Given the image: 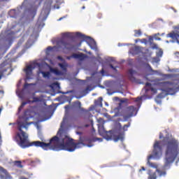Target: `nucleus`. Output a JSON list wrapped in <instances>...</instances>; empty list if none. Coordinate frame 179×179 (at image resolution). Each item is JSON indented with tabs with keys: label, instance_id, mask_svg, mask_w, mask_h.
<instances>
[{
	"label": "nucleus",
	"instance_id": "obj_1",
	"mask_svg": "<svg viewBox=\"0 0 179 179\" xmlns=\"http://www.w3.org/2000/svg\"><path fill=\"white\" fill-rule=\"evenodd\" d=\"M31 123L27 122H19L17 123V129L20 131L17 133L15 137V141L18 146H20L22 149L26 148H30L31 146H36V148H41L43 150H66L67 152H75L76 149H80L83 146H88L92 148V142L93 140L87 136L79 137L78 142L75 143L73 138H69L68 136H63L59 138L57 136H53L49 143H44L43 141H29V135L26 134L22 129L25 128L27 129V125H30Z\"/></svg>",
	"mask_w": 179,
	"mask_h": 179
},
{
	"label": "nucleus",
	"instance_id": "obj_2",
	"mask_svg": "<svg viewBox=\"0 0 179 179\" xmlns=\"http://www.w3.org/2000/svg\"><path fill=\"white\" fill-rule=\"evenodd\" d=\"M163 142L165 149V166L173 163L179 153V142L175 138L164 137Z\"/></svg>",
	"mask_w": 179,
	"mask_h": 179
},
{
	"label": "nucleus",
	"instance_id": "obj_3",
	"mask_svg": "<svg viewBox=\"0 0 179 179\" xmlns=\"http://www.w3.org/2000/svg\"><path fill=\"white\" fill-rule=\"evenodd\" d=\"M160 141H156L154 144V150L152 151V155H149L148 157V164L150 166V167H152V169H156V172L158 173L159 177H163L166 176V171H162L159 169H157L158 166L157 164L150 162V159H152V157H155V159H159L162 157V146L160 145Z\"/></svg>",
	"mask_w": 179,
	"mask_h": 179
},
{
	"label": "nucleus",
	"instance_id": "obj_4",
	"mask_svg": "<svg viewBox=\"0 0 179 179\" xmlns=\"http://www.w3.org/2000/svg\"><path fill=\"white\" fill-rule=\"evenodd\" d=\"M137 113L138 110H136V108H135V106H130L126 108L124 110H123L120 116L123 117L124 121H127V120H129L131 117L136 115Z\"/></svg>",
	"mask_w": 179,
	"mask_h": 179
},
{
	"label": "nucleus",
	"instance_id": "obj_5",
	"mask_svg": "<svg viewBox=\"0 0 179 179\" xmlns=\"http://www.w3.org/2000/svg\"><path fill=\"white\" fill-rule=\"evenodd\" d=\"M73 106L76 108H78V110L83 113V117L85 119H86V117L90 118V117H92V113H90V111H92V108H90L89 110L82 108V103L79 101L74 102Z\"/></svg>",
	"mask_w": 179,
	"mask_h": 179
},
{
	"label": "nucleus",
	"instance_id": "obj_6",
	"mask_svg": "<svg viewBox=\"0 0 179 179\" xmlns=\"http://www.w3.org/2000/svg\"><path fill=\"white\" fill-rule=\"evenodd\" d=\"M105 139H106V141H114V142H118V141H124V133L115 135L114 133L109 131L105 135Z\"/></svg>",
	"mask_w": 179,
	"mask_h": 179
},
{
	"label": "nucleus",
	"instance_id": "obj_7",
	"mask_svg": "<svg viewBox=\"0 0 179 179\" xmlns=\"http://www.w3.org/2000/svg\"><path fill=\"white\" fill-rule=\"evenodd\" d=\"M155 81L157 83L156 85L159 86L162 92H171L172 89L169 87L170 82H162L160 79H155Z\"/></svg>",
	"mask_w": 179,
	"mask_h": 179
},
{
	"label": "nucleus",
	"instance_id": "obj_8",
	"mask_svg": "<svg viewBox=\"0 0 179 179\" xmlns=\"http://www.w3.org/2000/svg\"><path fill=\"white\" fill-rule=\"evenodd\" d=\"M166 37L172 38L179 44V24L175 27V31L168 34Z\"/></svg>",
	"mask_w": 179,
	"mask_h": 179
},
{
	"label": "nucleus",
	"instance_id": "obj_9",
	"mask_svg": "<svg viewBox=\"0 0 179 179\" xmlns=\"http://www.w3.org/2000/svg\"><path fill=\"white\" fill-rule=\"evenodd\" d=\"M72 58H74V59H78L79 61H85L86 58H87V55L83 54V53H73L71 56H68L66 57V59H72Z\"/></svg>",
	"mask_w": 179,
	"mask_h": 179
},
{
	"label": "nucleus",
	"instance_id": "obj_10",
	"mask_svg": "<svg viewBox=\"0 0 179 179\" xmlns=\"http://www.w3.org/2000/svg\"><path fill=\"white\" fill-rule=\"evenodd\" d=\"M34 70V66L33 64H29L27 66V67L24 69V72L26 74V79L28 80L31 79V76H33V71Z\"/></svg>",
	"mask_w": 179,
	"mask_h": 179
},
{
	"label": "nucleus",
	"instance_id": "obj_11",
	"mask_svg": "<svg viewBox=\"0 0 179 179\" xmlns=\"http://www.w3.org/2000/svg\"><path fill=\"white\" fill-rule=\"evenodd\" d=\"M40 101H41V99L39 97L34 96L32 101L28 100L27 101L22 102L21 106L18 108V111L19 112L22 111V110L23 109L24 106H26V104H31L33 103H38Z\"/></svg>",
	"mask_w": 179,
	"mask_h": 179
},
{
	"label": "nucleus",
	"instance_id": "obj_12",
	"mask_svg": "<svg viewBox=\"0 0 179 179\" xmlns=\"http://www.w3.org/2000/svg\"><path fill=\"white\" fill-rule=\"evenodd\" d=\"M136 73V71L130 69H129V79L131 82H135V83H138V85H142L143 83L141 81V80L136 79L135 77H134V75Z\"/></svg>",
	"mask_w": 179,
	"mask_h": 179
},
{
	"label": "nucleus",
	"instance_id": "obj_13",
	"mask_svg": "<svg viewBox=\"0 0 179 179\" xmlns=\"http://www.w3.org/2000/svg\"><path fill=\"white\" fill-rule=\"evenodd\" d=\"M8 65H9V63L6 60L0 64V80H1V79H2V76L4 73V72H6V71H8V69H9V67H6V66H8Z\"/></svg>",
	"mask_w": 179,
	"mask_h": 179
},
{
	"label": "nucleus",
	"instance_id": "obj_14",
	"mask_svg": "<svg viewBox=\"0 0 179 179\" xmlns=\"http://www.w3.org/2000/svg\"><path fill=\"white\" fill-rule=\"evenodd\" d=\"M60 43L65 50H73V48H75V46H73V45H72L71 42L65 39H62L60 41Z\"/></svg>",
	"mask_w": 179,
	"mask_h": 179
},
{
	"label": "nucleus",
	"instance_id": "obj_15",
	"mask_svg": "<svg viewBox=\"0 0 179 179\" xmlns=\"http://www.w3.org/2000/svg\"><path fill=\"white\" fill-rule=\"evenodd\" d=\"M145 93H149V92H151L152 94H156V93H157V89L153 88L152 84L150 83H145Z\"/></svg>",
	"mask_w": 179,
	"mask_h": 179
},
{
	"label": "nucleus",
	"instance_id": "obj_16",
	"mask_svg": "<svg viewBox=\"0 0 179 179\" xmlns=\"http://www.w3.org/2000/svg\"><path fill=\"white\" fill-rule=\"evenodd\" d=\"M36 65L38 68V73H41V72H45L47 71V66L50 69V65L48 64H41L36 63Z\"/></svg>",
	"mask_w": 179,
	"mask_h": 179
},
{
	"label": "nucleus",
	"instance_id": "obj_17",
	"mask_svg": "<svg viewBox=\"0 0 179 179\" xmlns=\"http://www.w3.org/2000/svg\"><path fill=\"white\" fill-rule=\"evenodd\" d=\"M76 37L78 38H81L82 40H85V41H93V39L90 38V36H85L84 34H83L80 32H77L76 34Z\"/></svg>",
	"mask_w": 179,
	"mask_h": 179
},
{
	"label": "nucleus",
	"instance_id": "obj_18",
	"mask_svg": "<svg viewBox=\"0 0 179 179\" xmlns=\"http://www.w3.org/2000/svg\"><path fill=\"white\" fill-rule=\"evenodd\" d=\"M22 118L25 121H29V120H30V118H33V115H31V110L30 109H27L24 111Z\"/></svg>",
	"mask_w": 179,
	"mask_h": 179
},
{
	"label": "nucleus",
	"instance_id": "obj_19",
	"mask_svg": "<svg viewBox=\"0 0 179 179\" xmlns=\"http://www.w3.org/2000/svg\"><path fill=\"white\" fill-rule=\"evenodd\" d=\"M0 171H2L3 174H0L1 179H10V176L8 175V172L6 170L3 169V168L0 166Z\"/></svg>",
	"mask_w": 179,
	"mask_h": 179
},
{
	"label": "nucleus",
	"instance_id": "obj_20",
	"mask_svg": "<svg viewBox=\"0 0 179 179\" xmlns=\"http://www.w3.org/2000/svg\"><path fill=\"white\" fill-rule=\"evenodd\" d=\"M50 71L52 73L56 75V76H62V75H64L62 71L58 70L57 68L50 67Z\"/></svg>",
	"mask_w": 179,
	"mask_h": 179
},
{
	"label": "nucleus",
	"instance_id": "obj_21",
	"mask_svg": "<svg viewBox=\"0 0 179 179\" xmlns=\"http://www.w3.org/2000/svg\"><path fill=\"white\" fill-rule=\"evenodd\" d=\"M148 179H157V175L156 172L152 171V170H148Z\"/></svg>",
	"mask_w": 179,
	"mask_h": 179
},
{
	"label": "nucleus",
	"instance_id": "obj_22",
	"mask_svg": "<svg viewBox=\"0 0 179 179\" xmlns=\"http://www.w3.org/2000/svg\"><path fill=\"white\" fill-rule=\"evenodd\" d=\"M95 106H98L99 107H103V97L98 98L97 100L94 101Z\"/></svg>",
	"mask_w": 179,
	"mask_h": 179
},
{
	"label": "nucleus",
	"instance_id": "obj_23",
	"mask_svg": "<svg viewBox=\"0 0 179 179\" xmlns=\"http://www.w3.org/2000/svg\"><path fill=\"white\" fill-rule=\"evenodd\" d=\"M132 54L136 55L138 52H141V47L136 46L133 49H131Z\"/></svg>",
	"mask_w": 179,
	"mask_h": 179
},
{
	"label": "nucleus",
	"instance_id": "obj_24",
	"mask_svg": "<svg viewBox=\"0 0 179 179\" xmlns=\"http://www.w3.org/2000/svg\"><path fill=\"white\" fill-rule=\"evenodd\" d=\"M41 75L43 78H50L51 76V71H41Z\"/></svg>",
	"mask_w": 179,
	"mask_h": 179
},
{
	"label": "nucleus",
	"instance_id": "obj_25",
	"mask_svg": "<svg viewBox=\"0 0 179 179\" xmlns=\"http://www.w3.org/2000/svg\"><path fill=\"white\" fill-rule=\"evenodd\" d=\"M13 36H15V31H10V30L7 31V35H6L7 38H12Z\"/></svg>",
	"mask_w": 179,
	"mask_h": 179
},
{
	"label": "nucleus",
	"instance_id": "obj_26",
	"mask_svg": "<svg viewBox=\"0 0 179 179\" xmlns=\"http://www.w3.org/2000/svg\"><path fill=\"white\" fill-rule=\"evenodd\" d=\"M142 36V31L141 29L134 30V37H141Z\"/></svg>",
	"mask_w": 179,
	"mask_h": 179
},
{
	"label": "nucleus",
	"instance_id": "obj_27",
	"mask_svg": "<svg viewBox=\"0 0 179 179\" xmlns=\"http://www.w3.org/2000/svg\"><path fill=\"white\" fill-rule=\"evenodd\" d=\"M29 13H31V15H34L35 16L36 13H37V7H31L29 8Z\"/></svg>",
	"mask_w": 179,
	"mask_h": 179
},
{
	"label": "nucleus",
	"instance_id": "obj_28",
	"mask_svg": "<svg viewBox=\"0 0 179 179\" xmlns=\"http://www.w3.org/2000/svg\"><path fill=\"white\" fill-rule=\"evenodd\" d=\"M14 164L15 166L18 167V169H23V165H22V161H15Z\"/></svg>",
	"mask_w": 179,
	"mask_h": 179
},
{
	"label": "nucleus",
	"instance_id": "obj_29",
	"mask_svg": "<svg viewBox=\"0 0 179 179\" xmlns=\"http://www.w3.org/2000/svg\"><path fill=\"white\" fill-rule=\"evenodd\" d=\"M58 65L61 68V69H62V71L66 72V67L68 66V65L64 64L62 63H59Z\"/></svg>",
	"mask_w": 179,
	"mask_h": 179
},
{
	"label": "nucleus",
	"instance_id": "obj_30",
	"mask_svg": "<svg viewBox=\"0 0 179 179\" xmlns=\"http://www.w3.org/2000/svg\"><path fill=\"white\" fill-rule=\"evenodd\" d=\"M16 10H11L9 12V15L10 17H16Z\"/></svg>",
	"mask_w": 179,
	"mask_h": 179
},
{
	"label": "nucleus",
	"instance_id": "obj_31",
	"mask_svg": "<svg viewBox=\"0 0 179 179\" xmlns=\"http://www.w3.org/2000/svg\"><path fill=\"white\" fill-rule=\"evenodd\" d=\"M62 36L66 38H71V37H72V36L71 35V33H69V32H66L63 34Z\"/></svg>",
	"mask_w": 179,
	"mask_h": 179
},
{
	"label": "nucleus",
	"instance_id": "obj_32",
	"mask_svg": "<svg viewBox=\"0 0 179 179\" xmlns=\"http://www.w3.org/2000/svg\"><path fill=\"white\" fill-rule=\"evenodd\" d=\"M129 127H131V122H129L127 124H124L123 126V131H128V128H129Z\"/></svg>",
	"mask_w": 179,
	"mask_h": 179
},
{
	"label": "nucleus",
	"instance_id": "obj_33",
	"mask_svg": "<svg viewBox=\"0 0 179 179\" xmlns=\"http://www.w3.org/2000/svg\"><path fill=\"white\" fill-rule=\"evenodd\" d=\"M141 101H142V96H138L135 99V102L136 103H141Z\"/></svg>",
	"mask_w": 179,
	"mask_h": 179
},
{
	"label": "nucleus",
	"instance_id": "obj_34",
	"mask_svg": "<svg viewBox=\"0 0 179 179\" xmlns=\"http://www.w3.org/2000/svg\"><path fill=\"white\" fill-rule=\"evenodd\" d=\"M29 86H34V84H33V83L29 84V83H26L24 85V87L26 89V88L29 87Z\"/></svg>",
	"mask_w": 179,
	"mask_h": 179
},
{
	"label": "nucleus",
	"instance_id": "obj_35",
	"mask_svg": "<svg viewBox=\"0 0 179 179\" xmlns=\"http://www.w3.org/2000/svg\"><path fill=\"white\" fill-rule=\"evenodd\" d=\"M141 42L145 43V44H146V43H148V40L146 38H143V39H141Z\"/></svg>",
	"mask_w": 179,
	"mask_h": 179
},
{
	"label": "nucleus",
	"instance_id": "obj_36",
	"mask_svg": "<svg viewBox=\"0 0 179 179\" xmlns=\"http://www.w3.org/2000/svg\"><path fill=\"white\" fill-rule=\"evenodd\" d=\"M110 68H111V69H113V71H117V68L114 67V66H113V64H109Z\"/></svg>",
	"mask_w": 179,
	"mask_h": 179
},
{
	"label": "nucleus",
	"instance_id": "obj_37",
	"mask_svg": "<svg viewBox=\"0 0 179 179\" xmlns=\"http://www.w3.org/2000/svg\"><path fill=\"white\" fill-rule=\"evenodd\" d=\"M148 66H149V68H150L151 72H155V73H157V71H153V69H152V67L150 66V65L148 64Z\"/></svg>",
	"mask_w": 179,
	"mask_h": 179
},
{
	"label": "nucleus",
	"instance_id": "obj_38",
	"mask_svg": "<svg viewBox=\"0 0 179 179\" xmlns=\"http://www.w3.org/2000/svg\"><path fill=\"white\" fill-rule=\"evenodd\" d=\"M175 57L179 59V52H176L175 53Z\"/></svg>",
	"mask_w": 179,
	"mask_h": 179
},
{
	"label": "nucleus",
	"instance_id": "obj_39",
	"mask_svg": "<svg viewBox=\"0 0 179 179\" xmlns=\"http://www.w3.org/2000/svg\"><path fill=\"white\" fill-rule=\"evenodd\" d=\"M57 59H59V61H62V62L64 61V58L62 57H61V56H58L57 57Z\"/></svg>",
	"mask_w": 179,
	"mask_h": 179
},
{
	"label": "nucleus",
	"instance_id": "obj_40",
	"mask_svg": "<svg viewBox=\"0 0 179 179\" xmlns=\"http://www.w3.org/2000/svg\"><path fill=\"white\" fill-rule=\"evenodd\" d=\"M145 170H146V169H145V166H142L139 171H145Z\"/></svg>",
	"mask_w": 179,
	"mask_h": 179
},
{
	"label": "nucleus",
	"instance_id": "obj_41",
	"mask_svg": "<svg viewBox=\"0 0 179 179\" xmlns=\"http://www.w3.org/2000/svg\"><path fill=\"white\" fill-rule=\"evenodd\" d=\"M47 50H48V51H51V50H52V47L49 46V47L47 48Z\"/></svg>",
	"mask_w": 179,
	"mask_h": 179
},
{
	"label": "nucleus",
	"instance_id": "obj_42",
	"mask_svg": "<svg viewBox=\"0 0 179 179\" xmlns=\"http://www.w3.org/2000/svg\"><path fill=\"white\" fill-rule=\"evenodd\" d=\"M101 73L102 75H103V73H104V69H102L101 70Z\"/></svg>",
	"mask_w": 179,
	"mask_h": 179
},
{
	"label": "nucleus",
	"instance_id": "obj_43",
	"mask_svg": "<svg viewBox=\"0 0 179 179\" xmlns=\"http://www.w3.org/2000/svg\"><path fill=\"white\" fill-rule=\"evenodd\" d=\"M162 138H163V134L160 133V134H159V139H162Z\"/></svg>",
	"mask_w": 179,
	"mask_h": 179
},
{
	"label": "nucleus",
	"instance_id": "obj_44",
	"mask_svg": "<svg viewBox=\"0 0 179 179\" xmlns=\"http://www.w3.org/2000/svg\"><path fill=\"white\" fill-rule=\"evenodd\" d=\"M155 40H158L159 41H160V40H162V38L157 37V38H155Z\"/></svg>",
	"mask_w": 179,
	"mask_h": 179
},
{
	"label": "nucleus",
	"instance_id": "obj_45",
	"mask_svg": "<svg viewBox=\"0 0 179 179\" xmlns=\"http://www.w3.org/2000/svg\"><path fill=\"white\" fill-rule=\"evenodd\" d=\"M138 41H141V39L138 38L135 40V43H138Z\"/></svg>",
	"mask_w": 179,
	"mask_h": 179
},
{
	"label": "nucleus",
	"instance_id": "obj_46",
	"mask_svg": "<svg viewBox=\"0 0 179 179\" xmlns=\"http://www.w3.org/2000/svg\"><path fill=\"white\" fill-rule=\"evenodd\" d=\"M77 134H78V135H82V132L78 131V132H77Z\"/></svg>",
	"mask_w": 179,
	"mask_h": 179
},
{
	"label": "nucleus",
	"instance_id": "obj_47",
	"mask_svg": "<svg viewBox=\"0 0 179 179\" xmlns=\"http://www.w3.org/2000/svg\"><path fill=\"white\" fill-rule=\"evenodd\" d=\"M176 92H178V90H179V86L176 88Z\"/></svg>",
	"mask_w": 179,
	"mask_h": 179
},
{
	"label": "nucleus",
	"instance_id": "obj_48",
	"mask_svg": "<svg viewBox=\"0 0 179 179\" xmlns=\"http://www.w3.org/2000/svg\"><path fill=\"white\" fill-rule=\"evenodd\" d=\"M5 1H8V0H0V2H5Z\"/></svg>",
	"mask_w": 179,
	"mask_h": 179
},
{
	"label": "nucleus",
	"instance_id": "obj_49",
	"mask_svg": "<svg viewBox=\"0 0 179 179\" xmlns=\"http://www.w3.org/2000/svg\"><path fill=\"white\" fill-rule=\"evenodd\" d=\"M62 19H64V17H60V18L59 19V21H60Z\"/></svg>",
	"mask_w": 179,
	"mask_h": 179
},
{
	"label": "nucleus",
	"instance_id": "obj_50",
	"mask_svg": "<svg viewBox=\"0 0 179 179\" xmlns=\"http://www.w3.org/2000/svg\"><path fill=\"white\" fill-rule=\"evenodd\" d=\"M100 120H103V118L100 117V118L99 119V121H100Z\"/></svg>",
	"mask_w": 179,
	"mask_h": 179
},
{
	"label": "nucleus",
	"instance_id": "obj_51",
	"mask_svg": "<svg viewBox=\"0 0 179 179\" xmlns=\"http://www.w3.org/2000/svg\"><path fill=\"white\" fill-rule=\"evenodd\" d=\"M66 93H68V92H63V94H66Z\"/></svg>",
	"mask_w": 179,
	"mask_h": 179
},
{
	"label": "nucleus",
	"instance_id": "obj_52",
	"mask_svg": "<svg viewBox=\"0 0 179 179\" xmlns=\"http://www.w3.org/2000/svg\"><path fill=\"white\" fill-rule=\"evenodd\" d=\"M1 111H2V109L0 108V114H1Z\"/></svg>",
	"mask_w": 179,
	"mask_h": 179
},
{
	"label": "nucleus",
	"instance_id": "obj_53",
	"mask_svg": "<svg viewBox=\"0 0 179 179\" xmlns=\"http://www.w3.org/2000/svg\"><path fill=\"white\" fill-rule=\"evenodd\" d=\"M149 40H150V41L151 40H153V39H152V38H150Z\"/></svg>",
	"mask_w": 179,
	"mask_h": 179
},
{
	"label": "nucleus",
	"instance_id": "obj_54",
	"mask_svg": "<svg viewBox=\"0 0 179 179\" xmlns=\"http://www.w3.org/2000/svg\"><path fill=\"white\" fill-rule=\"evenodd\" d=\"M120 127H121V123H119Z\"/></svg>",
	"mask_w": 179,
	"mask_h": 179
},
{
	"label": "nucleus",
	"instance_id": "obj_55",
	"mask_svg": "<svg viewBox=\"0 0 179 179\" xmlns=\"http://www.w3.org/2000/svg\"><path fill=\"white\" fill-rule=\"evenodd\" d=\"M83 9H85V6H83Z\"/></svg>",
	"mask_w": 179,
	"mask_h": 179
},
{
	"label": "nucleus",
	"instance_id": "obj_56",
	"mask_svg": "<svg viewBox=\"0 0 179 179\" xmlns=\"http://www.w3.org/2000/svg\"><path fill=\"white\" fill-rule=\"evenodd\" d=\"M9 125H12V123H10Z\"/></svg>",
	"mask_w": 179,
	"mask_h": 179
},
{
	"label": "nucleus",
	"instance_id": "obj_57",
	"mask_svg": "<svg viewBox=\"0 0 179 179\" xmlns=\"http://www.w3.org/2000/svg\"><path fill=\"white\" fill-rule=\"evenodd\" d=\"M26 1H27V0H24V2H26Z\"/></svg>",
	"mask_w": 179,
	"mask_h": 179
}]
</instances>
